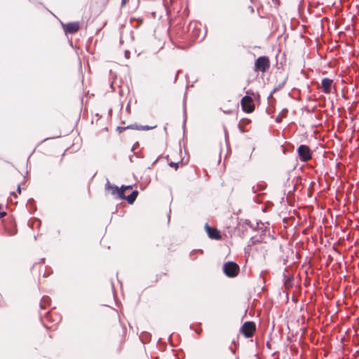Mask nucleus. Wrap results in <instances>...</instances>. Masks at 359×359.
<instances>
[{
	"label": "nucleus",
	"mask_w": 359,
	"mask_h": 359,
	"mask_svg": "<svg viewBox=\"0 0 359 359\" xmlns=\"http://www.w3.org/2000/svg\"><path fill=\"white\" fill-rule=\"evenodd\" d=\"M255 331V324L253 322H245L241 328V332L246 337L249 338L253 335Z\"/></svg>",
	"instance_id": "6"
},
{
	"label": "nucleus",
	"mask_w": 359,
	"mask_h": 359,
	"mask_svg": "<svg viewBox=\"0 0 359 359\" xmlns=\"http://www.w3.org/2000/svg\"><path fill=\"white\" fill-rule=\"evenodd\" d=\"M201 25L198 24L197 22H191L189 25V29H193L192 34L193 38L195 40L200 39L201 40L203 39V36L200 37V32H201Z\"/></svg>",
	"instance_id": "10"
},
{
	"label": "nucleus",
	"mask_w": 359,
	"mask_h": 359,
	"mask_svg": "<svg viewBox=\"0 0 359 359\" xmlns=\"http://www.w3.org/2000/svg\"><path fill=\"white\" fill-rule=\"evenodd\" d=\"M80 28V23L79 22H69L63 25V29L66 33L73 34L76 32Z\"/></svg>",
	"instance_id": "8"
},
{
	"label": "nucleus",
	"mask_w": 359,
	"mask_h": 359,
	"mask_svg": "<svg viewBox=\"0 0 359 359\" xmlns=\"http://www.w3.org/2000/svg\"><path fill=\"white\" fill-rule=\"evenodd\" d=\"M138 192L133 191L129 196H127L126 200L130 204H133L137 196Z\"/></svg>",
	"instance_id": "11"
},
{
	"label": "nucleus",
	"mask_w": 359,
	"mask_h": 359,
	"mask_svg": "<svg viewBox=\"0 0 359 359\" xmlns=\"http://www.w3.org/2000/svg\"><path fill=\"white\" fill-rule=\"evenodd\" d=\"M170 165H171V166H174V165H175V166H176V167H177V164H176V163H170Z\"/></svg>",
	"instance_id": "16"
},
{
	"label": "nucleus",
	"mask_w": 359,
	"mask_h": 359,
	"mask_svg": "<svg viewBox=\"0 0 359 359\" xmlns=\"http://www.w3.org/2000/svg\"><path fill=\"white\" fill-rule=\"evenodd\" d=\"M137 129H142V130H150L151 128H154V127H149L148 126H140V128H137Z\"/></svg>",
	"instance_id": "13"
},
{
	"label": "nucleus",
	"mask_w": 359,
	"mask_h": 359,
	"mask_svg": "<svg viewBox=\"0 0 359 359\" xmlns=\"http://www.w3.org/2000/svg\"><path fill=\"white\" fill-rule=\"evenodd\" d=\"M333 85V80L329 78H324L321 81V89L325 94L331 93L332 87Z\"/></svg>",
	"instance_id": "7"
},
{
	"label": "nucleus",
	"mask_w": 359,
	"mask_h": 359,
	"mask_svg": "<svg viewBox=\"0 0 359 359\" xmlns=\"http://www.w3.org/2000/svg\"><path fill=\"white\" fill-rule=\"evenodd\" d=\"M18 193L20 194L21 189H20V185L18 186Z\"/></svg>",
	"instance_id": "15"
},
{
	"label": "nucleus",
	"mask_w": 359,
	"mask_h": 359,
	"mask_svg": "<svg viewBox=\"0 0 359 359\" xmlns=\"http://www.w3.org/2000/svg\"><path fill=\"white\" fill-rule=\"evenodd\" d=\"M121 187H123V192L125 191V190L130 189L132 188L131 186H122Z\"/></svg>",
	"instance_id": "14"
},
{
	"label": "nucleus",
	"mask_w": 359,
	"mask_h": 359,
	"mask_svg": "<svg viewBox=\"0 0 359 359\" xmlns=\"http://www.w3.org/2000/svg\"><path fill=\"white\" fill-rule=\"evenodd\" d=\"M238 265L233 262H226L223 266V271L225 275L230 278L236 277L239 272Z\"/></svg>",
	"instance_id": "1"
},
{
	"label": "nucleus",
	"mask_w": 359,
	"mask_h": 359,
	"mask_svg": "<svg viewBox=\"0 0 359 359\" xmlns=\"http://www.w3.org/2000/svg\"><path fill=\"white\" fill-rule=\"evenodd\" d=\"M50 299L48 297H43L41 299L40 306L42 309H46L47 306L50 304Z\"/></svg>",
	"instance_id": "12"
},
{
	"label": "nucleus",
	"mask_w": 359,
	"mask_h": 359,
	"mask_svg": "<svg viewBox=\"0 0 359 359\" xmlns=\"http://www.w3.org/2000/svg\"><path fill=\"white\" fill-rule=\"evenodd\" d=\"M105 189L110 191L111 194L119 198H124L123 187L118 188L116 185L111 184L109 181L105 184Z\"/></svg>",
	"instance_id": "5"
},
{
	"label": "nucleus",
	"mask_w": 359,
	"mask_h": 359,
	"mask_svg": "<svg viewBox=\"0 0 359 359\" xmlns=\"http://www.w3.org/2000/svg\"><path fill=\"white\" fill-rule=\"evenodd\" d=\"M270 66L269 60L266 56L259 57L255 62V70L264 72Z\"/></svg>",
	"instance_id": "3"
},
{
	"label": "nucleus",
	"mask_w": 359,
	"mask_h": 359,
	"mask_svg": "<svg viewBox=\"0 0 359 359\" xmlns=\"http://www.w3.org/2000/svg\"><path fill=\"white\" fill-rule=\"evenodd\" d=\"M205 229L209 238L215 240H219L221 238L220 233L217 229L210 227L208 224H205Z\"/></svg>",
	"instance_id": "9"
},
{
	"label": "nucleus",
	"mask_w": 359,
	"mask_h": 359,
	"mask_svg": "<svg viewBox=\"0 0 359 359\" xmlns=\"http://www.w3.org/2000/svg\"><path fill=\"white\" fill-rule=\"evenodd\" d=\"M52 313H48V315H47V318L49 317L50 315H51Z\"/></svg>",
	"instance_id": "17"
},
{
	"label": "nucleus",
	"mask_w": 359,
	"mask_h": 359,
	"mask_svg": "<svg viewBox=\"0 0 359 359\" xmlns=\"http://www.w3.org/2000/svg\"><path fill=\"white\" fill-rule=\"evenodd\" d=\"M241 108L246 113H252L255 110L253 100L248 95L244 96L241 100Z\"/></svg>",
	"instance_id": "4"
},
{
	"label": "nucleus",
	"mask_w": 359,
	"mask_h": 359,
	"mask_svg": "<svg viewBox=\"0 0 359 359\" xmlns=\"http://www.w3.org/2000/svg\"><path fill=\"white\" fill-rule=\"evenodd\" d=\"M297 151L302 162H307L312 158L313 153L307 145L301 144Z\"/></svg>",
	"instance_id": "2"
}]
</instances>
